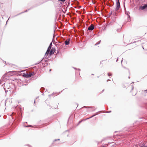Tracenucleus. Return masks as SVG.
Masks as SVG:
<instances>
[{"mask_svg":"<svg viewBox=\"0 0 147 147\" xmlns=\"http://www.w3.org/2000/svg\"><path fill=\"white\" fill-rule=\"evenodd\" d=\"M147 8V4H144V5H141L139 7V9L140 11L144 10Z\"/></svg>","mask_w":147,"mask_h":147,"instance_id":"f257e3e1","label":"nucleus"},{"mask_svg":"<svg viewBox=\"0 0 147 147\" xmlns=\"http://www.w3.org/2000/svg\"><path fill=\"white\" fill-rule=\"evenodd\" d=\"M52 45V42H51L50 43V45H49V47H48L46 52L45 53V55H48V54H49V51H50V49L51 48Z\"/></svg>","mask_w":147,"mask_h":147,"instance_id":"f03ea898","label":"nucleus"},{"mask_svg":"<svg viewBox=\"0 0 147 147\" xmlns=\"http://www.w3.org/2000/svg\"><path fill=\"white\" fill-rule=\"evenodd\" d=\"M119 1V0H117L116 7V10H118L120 8V3Z\"/></svg>","mask_w":147,"mask_h":147,"instance_id":"7ed1b4c3","label":"nucleus"},{"mask_svg":"<svg viewBox=\"0 0 147 147\" xmlns=\"http://www.w3.org/2000/svg\"><path fill=\"white\" fill-rule=\"evenodd\" d=\"M55 51V49L54 48H52L51 50L49 51V54L50 55L53 54Z\"/></svg>","mask_w":147,"mask_h":147,"instance_id":"20e7f679","label":"nucleus"},{"mask_svg":"<svg viewBox=\"0 0 147 147\" xmlns=\"http://www.w3.org/2000/svg\"><path fill=\"white\" fill-rule=\"evenodd\" d=\"M94 29V26L93 24H91L88 28V30H92Z\"/></svg>","mask_w":147,"mask_h":147,"instance_id":"39448f33","label":"nucleus"},{"mask_svg":"<svg viewBox=\"0 0 147 147\" xmlns=\"http://www.w3.org/2000/svg\"><path fill=\"white\" fill-rule=\"evenodd\" d=\"M147 144V142H144L142 144H140V146L141 147H145L147 146H146Z\"/></svg>","mask_w":147,"mask_h":147,"instance_id":"423d86ee","label":"nucleus"},{"mask_svg":"<svg viewBox=\"0 0 147 147\" xmlns=\"http://www.w3.org/2000/svg\"><path fill=\"white\" fill-rule=\"evenodd\" d=\"M29 76V77H30L34 75V72H30L28 74Z\"/></svg>","mask_w":147,"mask_h":147,"instance_id":"0eeeda50","label":"nucleus"},{"mask_svg":"<svg viewBox=\"0 0 147 147\" xmlns=\"http://www.w3.org/2000/svg\"><path fill=\"white\" fill-rule=\"evenodd\" d=\"M23 76L24 77L27 78H29V76L28 74H24L23 75Z\"/></svg>","mask_w":147,"mask_h":147,"instance_id":"6e6552de","label":"nucleus"},{"mask_svg":"<svg viewBox=\"0 0 147 147\" xmlns=\"http://www.w3.org/2000/svg\"><path fill=\"white\" fill-rule=\"evenodd\" d=\"M69 43V40H66L65 41V45H68Z\"/></svg>","mask_w":147,"mask_h":147,"instance_id":"1a4fd4ad","label":"nucleus"},{"mask_svg":"<svg viewBox=\"0 0 147 147\" xmlns=\"http://www.w3.org/2000/svg\"><path fill=\"white\" fill-rule=\"evenodd\" d=\"M59 1H61L62 2H64L65 0H58Z\"/></svg>","mask_w":147,"mask_h":147,"instance_id":"9d476101","label":"nucleus"},{"mask_svg":"<svg viewBox=\"0 0 147 147\" xmlns=\"http://www.w3.org/2000/svg\"><path fill=\"white\" fill-rule=\"evenodd\" d=\"M100 41H100H100H99V43H96V44H95V45H97L98 44H99L100 42Z\"/></svg>","mask_w":147,"mask_h":147,"instance_id":"9b49d317","label":"nucleus"},{"mask_svg":"<svg viewBox=\"0 0 147 147\" xmlns=\"http://www.w3.org/2000/svg\"><path fill=\"white\" fill-rule=\"evenodd\" d=\"M108 75H109V76H111V75H110L109 74H108Z\"/></svg>","mask_w":147,"mask_h":147,"instance_id":"f8f14e48","label":"nucleus"},{"mask_svg":"<svg viewBox=\"0 0 147 147\" xmlns=\"http://www.w3.org/2000/svg\"><path fill=\"white\" fill-rule=\"evenodd\" d=\"M51 69H50V71H51Z\"/></svg>","mask_w":147,"mask_h":147,"instance_id":"ddd939ff","label":"nucleus"},{"mask_svg":"<svg viewBox=\"0 0 147 147\" xmlns=\"http://www.w3.org/2000/svg\"><path fill=\"white\" fill-rule=\"evenodd\" d=\"M105 147L104 146V147Z\"/></svg>","mask_w":147,"mask_h":147,"instance_id":"4468645a","label":"nucleus"}]
</instances>
